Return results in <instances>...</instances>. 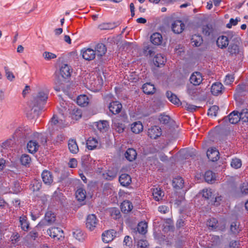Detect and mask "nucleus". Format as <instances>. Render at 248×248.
<instances>
[{
	"label": "nucleus",
	"instance_id": "1",
	"mask_svg": "<svg viewBox=\"0 0 248 248\" xmlns=\"http://www.w3.org/2000/svg\"><path fill=\"white\" fill-rule=\"evenodd\" d=\"M48 93L47 89H43L36 95L33 96L30 104L31 110L36 112L40 109L41 105L44 104L47 99Z\"/></svg>",
	"mask_w": 248,
	"mask_h": 248
},
{
	"label": "nucleus",
	"instance_id": "2",
	"mask_svg": "<svg viewBox=\"0 0 248 248\" xmlns=\"http://www.w3.org/2000/svg\"><path fill=\"white\" fill-rule=\"evenodd\" d=\"M32 139L30 140L27 143V148L30 153H34L37 152L39 145L41 143L45 145L47 141L46 136L41 133H34L32 135Z\"/></svg>",
	"mask_w": 248,
	"mask_h": 248
},
{
	"label": "nucleus",
	"instance_id": "3",
	"mask_svg": "<svg viewBox=\"0 0 248 248\" xmlns=\"http://www.w3.org/2000/svg\"><path fill=\"white\" fill-rule=\"evenodd\" d=\"M98 223V220L94 214H91L87 216L86 221V226L88 229L92 231L97 226Z\"/></svg>",
	"mask_w": 248,
	"mask_h": 248
},
{
	"label": "nucleus",
	"instance_id": "4",
	"mask_svg": "<svg viewBox=\"0 0 248 248\" xmlns=\"http://www.w3.org/2000/svg\"><path fill=\"white\" fill-rule=\"evenodd\" d=\"M47 234L55 240H60L63 237V231L58 227H52L47 231Z\"/></svg>",
	"mask_w": 248,
	"mask_h": 248
},
{
	"label": "nucleus",
	"instance_id": "5",
	"mask_svg": "<svg viewBox=\"0 0 248 248\" xmlns=\"http://www.w3.org/2000/svg\"><path fill=\"white\" fill-rule=\"evenodd\" d=\"M31 132V130L28 127L20 126L16 128L14 135L16 138L27 139L30 136Z\"/></svg>",
	"mask_w": 248,
	"mask_h": 248
},
{
	"label": "nucleus",
	"instance_id": "6",
	"mask_svg": "<svg viewBox=\"0 0 248 248\" xmlns=\"http://www.w3.org/2000/svg\"><path fill=\"white\" fill-rule=\"evenodd\" d=\"M116 234V232L114 230L106 231L102 234V241L105 243H108L114 239Z\"/></svg>",
	"mask_w": 248,
	"mask_h": 248
},
{
	"label": "nucleus",
	"instance_id": "7",
	"mask_svg": "<svg viewBox=\"0 0 248 248\" xmlns=\"http://www.w3.org/2000/svg\"><path fill=\"white\" fill-rule=\"evenodd\" d=\"M185 25L181 20H176L171 25L173 32L176 34L181 33L185 29Z\"/></svg>",
	"mask_w": 248,
	"mask_h": 248
},
{
	"label": "nucleus",
	"instance_id": "8",
	"mask_svg": "<svg viewBox=\"0 0 248 248\" xmlns=\"http://www.w3.org/2000/svg\"><path fill=\"white\" fill-rule=\"evenodd\" d=\"M219 153L218 151L214 147H211L207 151V156L211 161L214 162L219 159Z\"/></svg>",
	"mask_w": 248,
	"mask_h": 248
},
{
	"label": "nucleus",
	"instance_id": "9",
	"mask_svg": "<svg viewBox=\"0 0 248 248\" xmlns=\"http://www.w3.org/2000/svg\"><path fill=\"white\" fill-rule=\"evenodd\" d=\"M224 122L229 121L232 124L237 123L240 121L238 116V112L235 110L232 112L227 117L223 119Z\"/></svg>",
	"mask_w": 248,
	"mask_h": 248
},
{
	"label": "nucleus",
	"instance_id": "10",
	"mask_svg": "<svg viewBox=\"0 0 248 248\" xmlns=\"http://www.w3.org/2000/svg\"><path fill=\"white\" fill-rule=\"evenodd\" d=\"M81 53L83 58L88 61L93 59L95 56L94 50L91 48L83 49L81 50Z\"/></svg>",
	"mask_w": 248,
	"mask_h": 248
},
{
	"label": "nucleus",
	"instance_id": "11",
	"mask_svg": "<svg viewBox=\"0 0 248 248\" xmlns=\"http://www.w3.org/2000/svg\"><path fill=\"white\" fill-rule=\"evenodd\" d=\"M109 111L113 114L119 113L122 108V104L118 101H113L109 104Z\"/></svg>",
	"mask_w": 248,
	"mask_h": 248
},
{
	"label": "nucleus",
	"instance_id": "12",
	"mask_svg": "<svg viewBox=\"0 0 248 248\" xmlns=\"http://www.w3.org/2000/svg\"><path fill=\"white\" fill-rule=\"evenodd\" d=\"M148 136L151 138L155 139L161 135V130L157 126H154L149 129Z\"/></svg>",
	"mask_w": 248,
	"mask_h": 248
},
{
	"label": "nucleus",
	"instance_id": "13",
	"mask_svg": "<svg viewBox=\"0 0 248 248\" xmlns=\"http://www.w3.org/2000/svg\"><path fill=\"white\" fill-rule=\"evenodd\" d=\"M42 178L43 182L46 185H50L53 181V176L51 173L48 170H44L42 173Z\"/></svg>",
	"mask_w": 248,
	"mask_h": 248
},
{
	"label": "nucleus",
	"instance_id": "14",
	"mask_svg": "<svg viewBox=\"0 0 248 248\" xmlns=\"http://www.w3.org/2000/svg\"><path fill=\"white\" fill-rule=\"evenodd\" d=\"M202 74L198 72L193 73L190 76V81L194 85H199L202 82Z\"/></svg>",
	"mask_w": 248,
	"mask_h": 248
},
{
	"label": "nucleus",
	"instance_id": "15",
	"mask_svg": "<svg viewBox=\"0 0 248 248\" xmlns=\"http://www.w3.org/2000/svg\"><path fill=\"white\" fill-rule=\"evenodd\" d=\"M112 127L119 133L123 132L125 128L124 124L120 123L119 121L116 118L112 120Z\"/></svg>",
	"mask_w": 248,
	"mask_h": 248
},
{
	"label": "nucleus",
	"instance_id": "16",
	"mask_svg": "<svg viewBox=\"0 0 248 248\" xmlns=\"http://www.w3.org/2000/svg\"><path fill=\"white\" fill-rule=\"evenodd\" d=\"M228 38L224 35L219 36L217 40V45L220 48H226L229 45Z\"/></svg>",
	"mask_w": 248,
	"mask_h": 248
},
{
	"label": "nucleus",
	"instance_id": "17",
	"mask_svg": "<svg viewBox=\"0 0 248 248\" xmlns=\"http://www.w3.org/2000/svg\"><path fill=\"white\" fill-rule=\"evenodd\" d=\"M72 70L70 66L66 64H62L60 69V73L62 76L66 78L71 76Z\"/></svg>",
	"mask_w": 248,
	"mask_h": 248
},
{
	"label": "nucleus",
	"instance_id": "18",
	"mask_svg": "<svg viewBox=\"0 0 248 248\" xmlns=\"http://www.w3.org/2000/svg\"><path fill=\"white\" fill-rule=\"evenodd\" d=\"M152 191L153 199L156 201L161 200L164 196V193L160 188H154Z\"/></svg>",
	"mask_w": 248,
	"mask_h": 248
},
{
	"label": "nucleus",
	"instance_id": "19",
	"mask_svg": "<svg viewBox=\"0 0 248 248\" xmlns=\"http://www.w3.org/2000/svg\"><path fill=\"white\" fill-rule=\"evenodd\" d=\"M223 88L222 84L220 82H216L212 84L211 92L214 95H217L221 93Z\"/></svg>",
	"mask_w": 248,
	"mask_h": 248
},
{
	"label": "nucleus",
	"instance_id": "20",
	"mask_svg": "<svg viewBox=\"0 0 248 248\" xmlns=\"http://www.w3.org/2000/svg\"><path fill=\"white\" fill-rule=\"evenodd\" d=\"M98 144V140L95 138L90 137L86 141L87 148L90 150L96 149Z\"/></svg>",
	"mask_w": 248,
	"mask_h": 248
},
{
	"label": "nucleus",
	"instance_id": "21",
	"mask_svg": "<svg viewBox=\"0 0 248 248\" xmlns=\"http://www.w3.org/2000/svg\"><path fill=\"white\" fill-rule=\"evenodd\" d=\"M143 92L147 94H153L155 93V88L154 84L151 83H146L142 86Z\"/></svg>",
	"mask_w": 248,
	"mask_h": 248
},
{
	"label": "nucleus",
	"instance_id": "22",
	"mask_svg": "<svg viewBox=\"0 0 248 248\" xmlns=\"http://www.w3.org/2000/svg\"><path fill=\"white\" fill-rule=\"evenodd\" d=\"M119 182L123 186H128L131 182L130 176L127 174H122L119 177Z\"/></svg>",
	"mask_w": 248,
	"mask_h": 248
},
{
	"label": "nucleus",
	"instance_id": "23",
	"mask_svg": "<svg viewBox=\"0 0 248 248\" xmlns=\"http://www.w3.org/2000/svg\"><path fill=\"white\" fill-rule=\"evenodd\" d=\"M150 41L155 45H159L162 43V36L159 33H154L150 37Z\"/></svg>",
	"mask_w": 248,
	"mask_h": 248
},
{
	"label": "nucleus",
	"instance_id": "24",
	"mask_svg": "<svg viewBox=\"0 0 248 248\" xmlns=\"http://www.w3.org/2000/svg\"><path fill=\"white\" fill-rule=\"evenodd\" d=\"M137 155L136 150L133 148L128 149L124 154L125 158L129 161L134 160L137 157Z\"/></svg>",
	"mask_w": 248,
	"mask_h": 248
},
{
	"label": "nucleus",
	"instance_id": "25",
	"mask_svg": "<svg viewBox=\"0 0 248 248\" xmlns=\"http://www.w3.org/2000/svg\"><path fill=\"white\" fill-rule=\"evenodd\" d=\"M166 61V58L161 54H156L153 60L155 65L158 67L164 65Z\"/></svg>",
	"mask_w": 248,
	"mask_h": 248
},
{
	"label": "nucleus",
	"instance_id": "26",
	"mask_svg": "<svg viewBox=\"0 0 248 248\" xmlns=\"http://www.w3.org/2000/svg\"><path fill=\"white\" fill-rule=\"evenodd\" d=\"M133 205L132 203L129 201H124L121 205V209L123 212L125 213H128L132 210L133 209Z\"/></svg>",
	"mask_w": 248,
	"mask_h": 248
},
{
	"label": "nucleus",
	"instance_id": "27",
	"mask_svg": "<svg viewBox=\"0 0 248 248\" xmlns=\"http://www.w3.org/2000/svg\"><path fill=\"white\" fill-rule=\"evenodd\" d=\"M97 129L101 132L106 131L108 127V122L107 121L102 120L96 123Z\"/></svg>",
	"mask_w": 248,
	"mask_h": 248
},
{
	"label": "nucleus",
	"instance_id": "28",
	"mask_svg": "<svg viewBox=\"0 0 248 248\" xmlns=\"http://www.w3.org/2000/svg\"><path fill=\"white\" fill-rule=\"evenodd\" d=\"M19 222L22 230L27 231L29 228V223L27 217L25 215H22L19 217Z\"/></svg>",
	"mask_w": 248,
	"mask_h": 248
},
{
	"label": "nucleus",
	"instance_id": "29",
	"mask_svg": "<svg viewBox=\"0 0 248 248\" xmlns=\"http://www.w3.org/2000/svg\"><path fill=\"white\" fill-rule=\"evenodd\" d=\"M68 148L70 152L73 154H77L78 152V147L76 140H69L68 141Z\"/></svg>",
	"mask_w": 248,
	"mask_h": 248
},
{
	"label": "nucleus",
	"instance_id": "30",
	"mask_svg": "<svg viewBox=\"0 0 248 248\" xmlns=\"http://www.w3.org/2000/svg\"><path fill=\"white\" fill-rule=\"evenodd\" d=\"M48 124L52 126L57 125L59 127L62 128L66 125L67 124H65V121H63L62 120H58L57 118H56L55 116H53L50 121L49 122Z\"/></svg>",
	"mask_w": 248,
	"mask_h": 248
},
{
	"label": "nucleus",
	"instance_id": "31",
	"mask_svg": "<svg viewBox=\"0 0 248 248\" xmlns=\"http://www.w3.org/2000/svg\"><path fill=\"white\" fill-rule=\"evenodd\" d=\"M131 129L133 133L139 134L142 131L143 125L141 122H136L131 124Z\"/></svg>",
	"mask_w": 248,
	"mask_h": 248
},
{
	"label": "nucleus",
	"instance_id": "32",
	"mask_svg": "<svg viewBox=\"0 0 248 248\" xmlns=\"http://www.w3.org/2000/svg\"><path fill=\"white\" fill-rule=\"evenodd\" d=\"M77 102L79 106H86L89 103V98L86 95H80L77 98Z\"/></svg>",
	"mask_w": 248,
	"mask_h": 248
},
{
	"label": "nucleus",
	"instance_id": "33",
	"mask_svg": "<svg viewBox=\"0 0 248 248\" xmlns=\"http://www.w3.org/2000/svg\"><path fill=\"white\" fill-rule=\"evenodd\" d=\"M94 51L95 55L96 54L98 56H102L106 53L107 48L103 44H98L95 46V50Z\"/></svg>",
	"mask_w": 248,
	"mask_h": 248
},
{
	"label": "nucleus",
	"instance_id": "34",
	"mask_svg": "<svg viewBox=\"0 0 248 248\" xmlns=\"http://www.w3.org/2000/svg\"><path fill=\"white\" fill-rule=\"evenodd\" d=\"M184 184V181L181 177H177L172 181L173 186L176 189H181Z\"/></svg>",
	"mask_w": 248,
	"mask_h": 248
},
{
	"label": "nucleus",
	"instance_id": "35",
	"mask_svg": "<svg viewBox=\"0 0 248 248\" xmlns=\"http://www.w3.org/2000/svg\"><path fill=\"white\" fill-rule=\"evenodd\" d=\"M89 84L91 85V88L93 92H98L101 89L102 86V79L98 78L97 81H95L94 83L89 82Z\"/></svg>",
	"mask_w": 248,
	"mask_h": 248
},
{
	"label": "nucleus",
	"instance_id": "36",
	"mask_svg": "<svg viewBox=\"0 0 248 248\" xmlns=\"http://www.w3.org/2000/svg\"><path fill=\"white\" fill-rule=\"evenodd\" d=\"M76 196L78 201H84L86 197V192L85 190L82 187L78 188L76 191Z\"/></svg>",
	"mask_w": 248,
	"mask_h": 248
},
{
	"label": "nucleus",
	"instance_id": "37",
	"mask_svg": "<svg viewBox=\"0 0 248 248\" xmlns=\"http://www.w3.org/2000/svg\"><path fill=\"white\" fill-rule=\"evenodd\" d=\"M204 179L207 183H213L216 181V174L212 171L208 170L205 173Z\"/></svg>",
	"mask_w": 248,
	"mask_h": 248
},
{
	"label": "nucleus",
	"instance_id": "38",
	"mask_svg": "<svg viewBox=\"0 0 248 248\" xmlns=\"http://www.w3.org/2000/svg\"><path fill=\"white\" fill-rule=\"evenodd\" d=\"M191 44L195 46H200L202 43V36L199 34H194L192 36Z\"/></svg>",
	"mask_w": 248,
	"mask_h": 248
},
{
	"label": "nucleus",
	"instance_id": "39",
	"mask_svg": "<svg viewBox=\"0 0 248 248\" xmlns=\"http://www.w3.org/2000/svg\"><path fill=\"white\" fill-rule=\"evenodd\" d=\"M116 26L114 23H102L98 25V28L101 30H112Z\"/></svg>",
	"mask_w": 248,
	"mask_h": 248
},
{
	"label": "nucleus",
	"instance_id": "40",
	"mask_svg": "<svg viewBox=\"0 0 248 248\" xmlns=\"http://www.w3.org/2000/svg\"><path fill=\"white\" fill-rule=\"evenodd\" d=\"M55 220V215L51 211L47 212L45 216L44 221L48 224L54 222Z\"/></svg>",
	"mask_w": 248,
	"mask_h": 248
},
{
	"label": "nucleus",
	"instance_id": "41",
	"mask_svg": "<svg viewBox=\"0 0 248 248\" xmlns=\"http://www.w3.org/2000/svg\"><path fill=\"white\" fill-rule=\"evenodd\" d=\"M147 223L145 221H141L138 225L137 230L140 233L144 234L147 232Z\"/></svg>",
	"mask_w": 248,
	"mask_h": 248
},
{
	"label": "nucleus",
	"instance_id": "42",
	"mask_svg": "<svg viewBox=\"0 0 248 248\" xmlns=\"http://www.w3.org/2000/svg\"><path fill=\"white\" fill-rule=\"evenodd\" d=\"M42 183L38 180H34L30 186V188L32 191H38L41 187Z\"/></svg>",
	"mask_w": 248,
	"mask_h": 248
},
{
	"label": "nucleus",
	"instance_id": "43",
	"mask_svg": "<svg viewBox=\"0 0 248 248\" xmlns=\"http://www.w3.org/2000/svg\"><path fill=\"white\" fill-rule=\"evenodd\" d=\"M20 162L22 165L29 166L31 162V158L29 155L23 154L20 157Z\"/></svg>",
	"mask_w": 248,
	"mask_h": 248
},
{
	"label": "nucleus",
	"instance_id": "44",
	"mask_svg": "<svg viewBox=\"0 0 248 248\" xmlns=\"http://www.w3.org/2000/svg\"><path fill=\"white\" fill-rule=\"evenodd\" d=\"M167 96L169 100L174 104H179L180 100L176 95L170 92H167Z\"/></svg>",
	"mask_w": 248,
	"mask_h": 248
},
{
	"label": "nucleus",
	"instance_id": "45",
	"mask_svg": "<svg viewBox=\"0 0 248 248\" xmlns=\"http://www.w3.org/2000/svg\"><path fill=\"white\" fill-rule=\"evenodd\" d=\"M238 116L240 118V120L243 122H248V109L245 108L241 110L240 113H238Z\"/></svg>",
	"mask_w": 248,
	"mask_h": 248
},
{
	"label": "nucleus",
	"instance_id": "46",
	"mask_svg": "<svg viewBox=\"0 0 248 248\" xmlns=\"http://www.w3.org/2000/svg\"><path fill=\"white\" fill-rule=\"evenodd\" d=\"M231 165L232 167L235 169L240 168L242 166L241 159L237 158L232 159Z\"/></svg>",
	"mask_w": 248,
	"mask_h": 248
},
{
	"label": "nucleus",
	"instance_id": "47",
	"mask_svg": "<svg viewBox=\"0 0 248 248\" xmlns=\"http://www.w3.org/2000/svg\"><path fill=\"white\" fill-rule=\"evenodd\" d=\"M202 32L205 35H209L213 31L212 25L207 24L202 27Z\"/></svg>",
	"mask_w": 248,
	"mask_h": 248
},
{
	"label": "nucleus",
	"instance_id": "48",
	"mask_svg": "<svg viewBox=\"0 0 248 248\" xmlns=\"http://www.w3.org/2000/svg\"><path fill=\"white\" fill-rule=\"evenodd\" d=\"M228 51L232 55L236 54L239 52V46L237 44H231L228 47Z\"/></svg>",
	"mask_w": 248,
	"mask_h": 248
},
{
	"label": "nucleus",
	"instance_id": "49",
	"mask_svg": "<svg viewBox=\"0 0 248 248\" xmlns=\"http://www.w3.org/2000/svg\"><path fill=\"white\" fill-rule=\"evenodd\" d=\"M110 213L112 217L115 219L119 218L121 217L120 210L117 208H113L111 209L110 210Z\"/></svg>",
	"mask_w": 248,
	"mask_h": 248
},
{
	"label": "nucleus",
	"instance_id": "50",
	"mask_svg": "<svg viewBox=\"0 0 248 248\" xmlns=\"http://www.w3.org/2000/svg\"><path fill=\"white\" fill-rule=\"evenodd\" d=\"M230 230L233 234H236L240 232V229L237 222L235 221L232 223L230 226Z\"/></svg>",
	"mask_w": 248,
	"mask_h": 248
},
{
	"label": "nucleus",
	"instance_id": "51",
	"mask_svg": "<svg viewBox=\"0 0 248 248\" xmlns=\"http://www.w3.org/2000/svg\"><path fill=\"white\" fill-rule=\"evenodd\" d=\"M116 176V172L114 171L108 170L105 173L103 174L104 178L107 180H112Z\"/></svg>",
	"mask_w": 248,
	"mask_h": 248
},
{
	"label": "nucleus",
	"instance_id": "52",
	"mask_svg": "<svg viewBox=\"0 0 248 248\" xmlns=\"http://www.w3.org/2000/svg\"><path fill=\"white\" fill-rule=\"evenodd\" d=\"M71 113L72 115V118L76 120L79 119L82 116L81 110L78 108H73Z\"/></svg>",
	"mask_w": 248,
	"mask_h": 248
},
{
	"label": "nucleus",
	"instance_id": "53",
	"mask_svg": "<svg viewBox=\"0 0 248 248\" xmlns=\"http://www.w3.org/2000/svg\"><path fill=\"white\" fill-rule=\"evenodd\" d=\"M202 197L206 199H210L213 196V193L211 189H203L202 191Z\"/></svg>",
	"mask_w": 248,
	"mask_h": 248
},
{
	"label": "nucleus",
	"instance_id": "54",
	"mask_svg": "<svg viewBox=\"0 0 248 248\" xmlns=\"http://www.w3.org/2000/svg\"><path fill=\"white\" fill-rule=\"evenodd\" d=\"M4 69L7 78L11 81H13L15 78L13 73L10 71L9 68L7 66H4Z\"/></svg>",
	"mask_w": 248,
	"mask_h": 248
},
{
	"label": "nucleus",
	"instance_id": "55",
	"mask_svg": "<svg viewBox=\"0 0 248 248\" xmlns=\"http://www.w3.org/2000/svg\"><path fill=\"white\" fill-rule=\"evenodd\" d=\"M43 56L46 61H49L55 59L57 57L56 54L48 51L44 52L43 54Z\"/></svg>",
	"mask_w": 248,
	"mask_h": 248
},
{
	"label": "nucleus",
	"instance_id": "56",
	"mask_svg": "<svg viewBox=\"0 0 248 248\" xmlns=\"http://www.w3.org/2000/svg\"><path fill=\"white\" fill-rule=\"evenodd\" d=\"M218 110V107L217 106H213L208 109V115L211 116H216Z\"/></svg>",
	"mask_w": 248,
	"mask_h": 248
},
{
	"label": "nucleus",
	"instance_id": "57",
	"mask_svg": "<svg viewBox=\"0 0 248 248\" xmlns=\"http://www.w3.org/2000/svg\"><path fill=\"white\" fill-rule=\"evenodd\" d=\"M61 108H60L61 112L62 115L67 113L68 111H70L69 107L67 106V103L65 102L60 103Z\"/></svg>",
	"mask_w": 248,
	"mask_h": 248
},
{
	"label": "nucleus",
	"instance_id": "58",
	"mask_svg": "<svg viewBox=\"0 0 248 248\" xmlns=\"http://www.w3.org/2000/svg\"><path fill=\"white\" fill-rule=\"evenodd\" d=\"M148 242L144 240H140L138 241L137 244L134 246V248H147Z\"/></svg>",
	"mask_w": 248,
	"mask_h": 248
},
{
	"label": "nucleus",
	"instance_id": "59",
	"mask_svg": "<svg viewBox=\"0 0 248 248\" xmlns=\"http://www.w3.org/2000/svg\"><path fill=\"white\" fill-rule=\"evenodd\" d=\"M124 245L127 247V248H131L132 246V239L129 236H125L124 240Z\"/></svg>",
	"mask_w": 248,
	"mask_h": 248
},
{
	"label": "nucleus",
	"instance_id": "60",
	"mask_svg": "<svg viewBox=\"0 0 248 248\" xmlns=\"http://www.w3.org/2000/svg\"><path fill=\"white\" fill-rule=\"evenodd\" d=\"M241 192L243 194L247 195L248 194V183L244 182L240 186Z\"/></svg>",
	"mask_w": 248,
	"mask_h": 248
},
{
	"label": "nucleus",
	"instance_id": "61",
	"mask_svg": "<svg viewBox=\"0 0 248 248\" xmlns=\"http://www.w3.org/2000/svg\"><path fill=\"white\" fill-rule=\"evenodd\" d=\"M234 79V78L233 75L231 74H228L226 75L224 79V83L226 85H230L233 82Z\"/></svg>",
	"mask_w": 248,
	"mask_h": 248
},
{
	"label": "nucleus",
	"instance_id": "62",
	"mask_svg": "<svg viewBox=\"0 0 248 248\" xmlns=\"http://www.w3.org/2000/svg\"><path fill=\"white\" fill-rule=\"evenodd\" d=\"M159 120L161 123L167 124L169 123L170 117L168 115L161 114L159 116Z\"/></svg>",
	"mask_w": 248,
	"mask_h": 248
},
{
	"label": "nucleus",
	"instance_id": "63",
	"mask_svg": "<svg viewBox=\"0 0 248 248\" xmlns=\"http://www.w3.org/2000/svg\"><path fill=\"white\" fill-rule=\"evenodd\" d=\"M239 21H240V19L237 18L235 19L231 18L229 23L226 25V27L228 28H231L232 26L237 25Z\"/></svg>",
	"mask_w": 248,
	"mask_h": 248
},
{
	"label": "nucleus",
	"instance_id": "64",
	"mask_svg": "<svg viewBox=\"0 0 248 248\" xmlns=\"http://www.w3.org/2000/svg\"><path fill=\"white\" fill-rule=\"evenodd\" d=\"M65 139V137L63 134H59L56 139L54 140V142L56 143H60L62 141H63Z\"/></svg>",
	"mask_w": 248,
	"mask_h": 248
}]
</instances>
